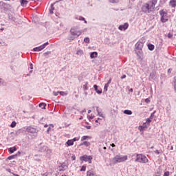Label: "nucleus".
<instances>
[{
    "instance_id": "24",
    "label": "nucleus",
    "mask_w": 176,
    "mask_h": 176,
    "mask_svg": "<svg viewBox=\"0 0 176 176\" xmlns=\"http://www.w3.org/2000/svg\"><path fill=\"white\" fill-rule=\"evenodd\" d=\"M166 113H168L170 115V112L171 111V105L168 104V106L166 107Z\"/></svg>"
},
{
    "instance_id": "48",
    "label": "nucleus",
    "mask_w": 176,
    "mask_h": 176,
    "mask_svg": "<svg viewBox=\"0 0 176 176\" xmlns=\"http://www.w3.org/2000/svg\"><path fill=\"white\" fill-rule=\"evenodd\" d=\"M29 65H30V69H34V65H32V63H30Z\"/></svg>"
},
{
    "instance_id": "18",
    "label": "nucleus",
    "mask_w": 176,
    "mask_h": 176,
    "mask_svg": "<svg viewBox=\"0 0 176 176\" xmlns=\"http://www.w3.org/2000/svg\"><path fill=\"white\" fill-rule=\"evenodd\" d=\"M170 6L171 8H175L176 7V1L175 0H170L169 2Z\"/></svg>"
},
{
    "instance_id": "10",
    "label": "nucleus",
    "mask_w": 176,
    "mask_h": 176,
    "mask_svg": "<svg viewBox=\"0 0 176 176\" xmlns=\"http://www.w3.org/2000/svg\"><path fill=\"white\" fill-rule=\"evenodd\" d=\"M127 28H129V23H124L123 25H120L118 27V30H120V31H126Z\"/></svg>"
},
{
    "instance_id": "29",
    "label": "nucleus",
    "mask_w": 176,
    "mask_h": 176,
    "mask_svg": "<svg viewBox=\"0 0 176 176\" xmlns=\"http://www.w3.org/2000/svg\"><path fill=\"white\" fill-rule=\"evenodd\" d=\"M124 113H125V115H133V111H131V110H124Z\"/></svg>"
},
{
    "instance_id": "27",
    "label": "nucleus",
    "mask_w": 176,
    "mask_h": 176,
    "mask_svg": "<svg viewBox=\"0 0 176 176\" xmlns=\"http://www.w3.org/2000/svg\"><path fill=\"white\" fill-rule=\"evenodd\" d=\"M54 10V4H51L50 9V13L51 14H53Z\"/></svg>"
},
{
    "instance_id": "45",
    "label": "nucleus",
    "mask_w": 176,
    "mask_h": 176,
    "mask_svg": "<svg viewBox=\"0 0 176 176\" xmlns=\"http://www.w3.org/2000/svg\"><path fill=\"white\" fill-rule=\"evenodd\" d=\"M53 94H54V96H55V97H57V96H58V94H60V91H57V92L54 91Z\"/></svg>"
},
{
    "instance_id": "40",
    "label": "nucleus",
    "mask_w": 176,
    "mask_h": 176,
    "mask_svg": "<svg viewBox=\"0 0 176 176\" xmlns=\"http://www.w3.org/2000/svg\"><path fill=\"white\" fill-rule=\"evenodd\" d=\"M47 45H49V42L45 43L44 44L41 45V46L43 47V49H45V47H46Z\"/></svg>"
},
{
    "instance_id": "3",
    "label": "nucleus",
    "mask_w": 176,
    "mask_h": 176,
    "mask_svg": "<svg viewBox=\"0 0 176 176\" xmlns=\"http://www.w3.org/2000/svg\"><path fill=\"white\" fill-rule=\"evenodd\" d=\"M128 159L127 155H122L120 154L116 155L111 160V164H118V163H123Z\"/></svg>"
},
{
    "instance_id": "50",
    "label": "nucleus",
    "mask_w": 176,
    "mask_h": 176,
    "mask_svg": "<svg viewBox=\"0 0 176 176\" xmlns=\"http://www.w3.org/2000/svg\"><path fill=\"white\" fill-rule=\"evenodd\" d=\"M155 113H156V111H154L151 114L150 118H153L155 116Z\"/></svg>"
},
{
    "instance_id": "34",
    "label": "nucleus",
    "mask_w": 176,
    "mask_h": 176,
    "mask_svg": "<svg viewBox=\"0 0 176 176\" xmlns=\"http://www.w3.org/2000/svg\"><path fill=\"white\" fill-rule=\"evenodd\" d=\"M16 124H17V123H16V121H13L10 124V127L13 129L14 127H16Z\"/></svg>"
},
{
    "instance_id": "11",
    "label": "nucleus",
    "mask_w": 176,
    "mask_h": 176,
    "mask_svg": "<svg viewBox=\"0 0 176 176\" xmlns=\"http://www.w3.org/2000/svg\"><path fill=\"white\" fill-rule=\"evenodd\" d=\"M96 111L98 112V116H100V118H104V114L102 113V109H99L98 107H96Z\"/></svg>"
},
{
    "instance_id": "6",
    "label": "nucleus",
    "mask_w": 176,
    "mask_h": 176,
    "mask_svg": "<svg viewBox=\"0 0 176 176\" xmlns=\"http://www.w3.org/2000/svg\"><path fill=\"white\" fill-rule=\"evenodd\" d=\"M160 14L161 16L160 20L162 23H167V21H168V16L166 11L161 10L160 11Z\"/></svg>"
},
{
    "instance_id": "49",
    "label": "nucleus",
    "mask_w": 176,
    "mask_h": 176,
    "mask_svg": "<svg viewBox=\"0 0 176 176\" xmlns=\"http://www.w3.org/2000/svg\"><path fill=\"white\" fill-rule=\"evenodd\" d=\"M52 130V127L49 126L47 129V134H49V133H50V131Z\"/></svg>"
},
{
    "instance_id": "17",
    "label": "nucleus",
    "mask_w": 176,
    "mask_h": 176,
    "mask_svg": "<svg viewBox=\"0 0 176 176\" xmlns=\"http://www.w3.org/2000/svg\"><path fill=\"white\" fill-rule=\"evenodd\" d=\"M89 82H85V84L82 86V89L84 90V91H86V90H89Z\"/></svg>"
},
{
    "instance_id": "58",
    "label": "nucleus",
    "mask_w": 176,
    "mask_h": 176,
    "mask_svg": "<svg viewBox=\"0 0 176 176\" xmlns=\"http://www.w3.org/2000/svg\"><path fill=\"white\" fill-rule=\"evenodd\" d=\"M50 53H52V52H47L44 53V54H45V56H46V54H50Z\"/></svg>"
},
{
    "instance_id": "56",
    "label": "nucleus",
    "mask_w": 176,
    "mask_h": 176,
    "mask_svg": "<svg viewBox=\"0 0 176 176\" xmlns=\"http://www.w3.org/2000/svg\"><path fill=\"white\" fill-rule=\"evenodd\" d=\"M72 160H76V157H75V155H73V156H72Z\"/></svg>"
},
{
    "instance_id": "25",
    "label": "nucleus",
    "mask_w": 176,
    "mask_h": 176,
    "mask_svg": "<svg viewBox=\"0 0 176 176\" xmlns=\"http://www.w3.org/2000/svg\"><path fill=\"white\" fill-rule=\"evenodd\" d=\"M80 146L85 145V146H90L91 144L90 142L85 141L80 144Z\"/></svg>"
},
{
    "instance_id": "59",
    "label": "nucleus",
    "mask_w": 176,
    "mask_h": 176,
    "mask_svg": "<svg viewBox=\"0 0 176 176\" xmlns=\"http://www.w3.org/2000/svg\"><path fill=\"white\" fill-rule=\"evenodd\" d=\"M89 119H91V120H93V119H94V116H89Z\"/></svg>"
},
{
    "instance_id": "28",
    "label": "nucleus",
    "mask_w": 176,
    "mask_h": 176,
    "mask_svg": "<svg viewBox=\"0 0 176 176\" xmlns=\"http://www.w3.org/2000/svg\"><path fill=\"white\" fill-rule=\"evenodd\" d=\"M90 138H91L89 135H84L81 138V141H86V140H90Z\"/></svg>"
},
{
    "instance_id": "43",
    "label": "nucleus",
    "mask_w": 176,
    "mask_h": 176,
    "mask_svg": "<svg viewBox=\"0 0 176 176\" xmlns=\"http://www.w3.org/2000/svg\"><path fill=\"white\" fill-rule=\"evenodd\" d=\"M151 122H152V120H151V119H149V118H147L146 120V123H147V124H148V126H149Z\"/></svg>"
},
{
    "instance_id": "21",
    "label": "nucleus",
    "mask_w": 176,
    "mask_h": 176,
    "mask_svg": "<svg viewBox=\"0 0 176 176\" xmlns=\"http://www.w3.org/2000/svg\"><path fill=\"white\" fill-rule=\"evenodd\" d=\"M147 46H148V50H151V52L155 50V45L153 44H148Z\"/></svg>"
},
{
    "instance_id": "63",
    "label": "nucleus",
    "mask_w": 176,
    "mask_h": 176,
    "mask_svg": "<svg viewBox=\"0 0 176 176\" xmlns=\"http://www.w3.org/2000/svg\"><path fill=\"white\" fill-rule=\"evenodd\" d=\"M34 160H36V162H41V160L39 159H34Z\"/></svg>"
},
{
    "instance_id": "62",
    "label": "nucleus",
    "mask_w": 176,
    "mask_h": 176,
    "mask_svg": "<svg viewBox=\"0 0 176 176\" xmlns=\"http://www.w3.org/2000/svg\"><path fill=\"white\" fill-rule=\"evenodd\" d=\"M174 150V146H170V151H173Z\"/></svg>"
},
{
    "instance_id": "53",
    "label": "nucleus",
    "mask_w": 176,
    "mask_h": 176,
    "mask_svg": "<svg viewBox=\"0 0 176 176\" xmlns=\"http://www.w3.org/2000/svg\"><path fill=\"white\" fill-rule=\"evenodd\" d=\"M111 82H112V78H110V79L108 80L107 83H106V84H107V85H109V84L111 83Z\"/></svg>"
},
{
    "instance_id": "32",
    "label": "nucleus",
    "mask_w": 176,
    "mask_h": 176,
    "mask_svg": "<svg viewBox=\"0 0 176 176\" xmlns=\"http://www.w3.org/2000/svg\"><path fill=\"white\" fill-rule=\"evenodd\" d=\"M84 42H85V43H90V38L89 37H85L84 38Z\"/></svg>"
},
{
    "instance_id": "31",
    "label": "nucleus",
    "mask_w": 176,
    "mask_h": 176,
    "mask_svg": "<svg viewBox=\"0 0 176 176\" xmlns=\"http://www.w3.org/2000/svg\"><path fill=\"white\" fill-rule=\"evenodd\" d=\"M43 149H45V151H47V153H52V150L48 149L47 146H43Z\"/></svg>"
},
{
    "instance_id": "47",
    "label": "nucleus",
    "mask_w": 176,
    "mask_h": 176,
    "mask_svg": "<svg viewBox=\"0 0 176 176\" xmlns=\"http://www.w3.org/2000/svg\"><path fill=\"white\" fill-rule=\"evenodd\" d=\"M145 102H146V104H149V102H151V100L149 98H146L145 99Z\"/></svg>"
},
{
    "instance_id": "26",
    "label": "nucleus",
    "mask_w": 176,
    "mask_h": 176,
    "mask_svg": "<svg viewBox=\"0 0 176 176\" xmlns=\"http://www.w3.org/2000/svg\"><path fill=\"white\" fill-rule=\"evenodd\" d=\"M65 167H67L65 164H62L61 166H59L60 171H64L65 170Z\"/></svg>"
},
{
    "instance_id": "60",
    "label": "nucleus",
    "mask_w": 176,
    "mask_h": 176,
    "mask_svg": "<svg viewBox=\"0 0 176 176\" xmlns=\"http://www.w3.org/2000/svg\"><path fill=\"white\" fill-rule=\"evenodd\" d=\"M171 71H172L171 69H168V74H171Z\"/></svg>"
},
{
    "instance_id": "23",
    "label": "nucleus",
    "mask_w": 176,
    "mask_h": 176,
    "mask_svg": "<svg viewBox=\"0 0 176 176\" xmlns=\"http://www.w3.org/2000/svg\"><path fill=\"white\" fill-rule=\"evenodd\" d=\"M39 108H41V109H46V103L41 102L38 104Z\"/></svg>"
},
{
    "instance_id": "1",
    "label": "nucleus",
    "mask_w": 176,
    "mask_h": 176,
    "mask_svg": "<svg viewBox=\"0 0 176 176\" xmlns=\"http://www.w3.org/2000/svg\"><path fill=\"white\" fill-rule=\"evenodd\" d=\"M144 43H145V41L143 38H140L135 45V52L138 60H144V52H142Z\"/></svg>"
},
{
    "instance_id": "16",
    "label": "nucleus",
    "mask_w": 176,
    "mask_h": 176,
    "mask_svg": "<svg viewBox=\"0 0 176 176\" xmlns=\"http://www.w3.org/2000/svg\"><path fill=\"white\" fill-rule=\"evenodd\" d=\"M16 151H17V147L16 146L10 147L8 149V152H10V153H14Z\"/></svg>"
},
{
    "instance_id": "54",
    "label": "nucleus",
    "mask_w": 176,
    "mask_h": 176,
    "mask_svg": "<svg viewBox=\"0 0 176 176\" xmlns=\"http://www.w3.org/2000/svg\"><path fill=\"white\" fill-rule=\"evenodd\" d=\"M49 127H51V129H53L54 127V125H53V124H50Z\"/></svg>"
},
{
    "instance_id": "9",
    "label": "nucleus",
    "mask_w": 176,
    "mask_h": 176,
    "mask_svg": "<svg viewBox=\"0 0 176 176\" xmlns=\"http://www.w3.org/2000/svg\"><path fill=\"white\" fill-rule=\"evenodd\" d=\"M26 131L28 133H31L32 134H35V133L38 132V130L36 128H34L33 126H28L26 129Z\"/></svg>"
},
{
    "instance_id": "19",
    "label": "nucleus",
    "mask_w": 176,
    "mask_h": 176,
    "mask_svg": "<svg viewBox=\"0 0 176 176\" xmlns=\"http://www.w3.org/2000/svg\"><path fill=\"white\" fill-rule=\"evenodd\" d=\"M41 50H43V47L42 45H40L38 47H36L33 49L34 52H41Z\"/></svg>"
},
{
    "instance_id": "14",
    "label": "nucleus",
    "mask_w": 176,
    "mask_h": 176,
    "mask_svg": "<svg viewBox=\"0 0 176 176\" xmlns=\"http://www.w3.org/2000/svg\"><path fill=\"white\" fill-rule=\"evenodd\" d=\"M91 58H97L98 57V53L97 52H93L90 54Z\"/></svg>"
},
{
    "instance_id": "57",
    "label": "nucleus",
    "mask_w": 176,
    "mask_h": 176,
    "mask_svg": "<svg viewBox=\"0 0 176 176\" xmlns=\"http://www.w3.org/2000/svg\"><path fill=\"white\" fill-rule=\"evenodd\" d=\"M126 78V74H124L123 76H121V79H124Z\"/></svg>"
},
{
    "instance_id": "36",
    "label": "nucleus",
    "mask_w": 176,
    "mask_h": 176,
    "mask_svg": "<svg viewBox=\"0 0 176 176\" xmlns=\"http://www.w3.org/2000/svg\"><path fill=\"white\" fill-rule=\"evenodd\" d=\"M79 20L85 21V24H87V21H86V19L85 18H83V16H80Z\"/></svg>"
},
{
    "instance_id": "5",
    "label": "nucleus",
    "mask_w": 176,
    "mask_h": 176,
    "mask_svg": "<svg viewBox=\"0 0 176 176\" xmlns=\"http://www.w3.org/2000/svg\"><path fill=\"white\" fill-rule=\"evenodd\" d=\"M69 32H70V35H72V36H69L68 38L70 42L72 41H75L76 38H79V36L82 35V31L78 30L75 28H72L70 29Z\"/></svg>"
},
{
    "instance_id": "42",
    "label": "nucleus",
    "mask_w": 176,
    "mask_h": 176,
    "mask_svg": "<svg viewBox=\"0 0 176 176\" xmlns=\"http://www.w3.org/2000/svg\"><path fill=\"white\" fill-rule=\"evenodd\" d=\"M59 94L60 96H67V93L65 91H59Z\"/></svg>"
},
{
    "instance_id": "44",
    "label": "nucleus",
    "mask_w": 176,
    "mask_h": 176,
    "mask_svg": "<svg viewBox=\"0 0 176 176\" xmlns=\"http://www.w3.org/2000/svg\"><path fill=\"white\" fill-rule=\"evenodd\" d=\"M21 152L18 151V152L14 155V156H15V157H17V156H21Z\"/></svg>"
},
{
    "instance_id": "30",
    "label": "nucleus",
    "mask_w": 176,
    "mask_h": 176,
    "mask_svg": "<svg viewBox=\"0 0 176 176\" xmlns=\"http://www.w3.org/2000/svg\"><path fill=\"white\" fill-rule=\"evenodd\" d=\"M76 54H77V56H80L83 55V50H77Z\"/></svg>"
},
{
    "instance_id": "38",
    "label": "nucleus",
    "mask_w": 176,
    "mask_h": 176,
    "mask_svg": "<svg viewBox=\"0 0 176 176\" xmlns=\"http://www.w3.org/2000/svg\"><path fill=\"white\" fill-rule=\"evenodd\" d=\"M80 171H86V165H83V166L81 167Z\"/></svg>"
},
{
    "instance_id": "4",
    "label": "nucleus",
    "mask_w": 176,
    "mask_h": 176,
    "mask_svg": "<svg viewBox=\"0 0 176 176\" xmlns=\"http://www.w3.org/2000/svg\"><path fill=\"white\" fill-rule=\"evenodd\" d=\"M132 156H136V159L135 160V162L136 163H142V164H146V163H149V160H148V157H146V155L140 153H135L133 154Z\"/></svg>"
},
{
    "instance_id": "12",
    "label": "nucleus",
    "mask_w": 176,
    "mask_h": 176,
    "mask_svg": "<svg viewBox=\"0 0 176 176\" xmlns=\"http://www.w3.org/2000/svg\"><path fill=\"white\" fill-rule=\"evenodd\" d=\"M153 176H162V169L158 168Z\"/></svg>"
},
{
    "instance_id": "41",
    "label": "nucleus",
    "mask_w": 176,
    "mask_h": 176,
    "mask_svg": "<svg viewBox=\"0 0 176 176\" xmlns=\"http://www.w3.org/2000/svg\"><path fill=\"white\" fill-rule=\"evenodd\" d=\"M80 138H74L73 139H72V141H73V142H75L76 141H79Z\"/></svg>"
},
{
    "instance_id": "55",
    "label": "nucleus",
    "mask_w": 176,
    "mask_h": 176,
    "mask_svg": "<svg viewBox=\"0 0 176 176\" xmlns=\"http://www.w3.org/2000/svg\"><path fill=\"white\" fill-rule=\"evenodd\" d=\"M85 112H86V109H84L83 110H82L80 111V113H85Z\"/></svg>"
},
{
    "instance_id": "2",
    "label": "nucleus",
    "mask_w": 176,
    "mask_h": 176,
    "mask_svg": "<svg viewBox=\"0 0 176 176\" xmlns=\"http://www.w3.org/2000/svg\"><path fill=\"white\" fill-rule=\"evenodd\" d=\"M157 3V0H150L147 3H145L142 6V11L144 13H151V12L155 10Z\"/></svg>"
},
{
    "instance_id": "37",
    "label": "nucleus",
    "mask_w": 176,
    "mask_h": 176,
    "mask_svg": "<svg viewBox=\"0 0 176 176\" xmlns=\"http://www.w3.org/2000/svg\"><path fill=\"white\" fill-rule=\"evenodd\" d=\"M156 155H160V153H163L162 151L156 150L154 151Z\"/></svg>"
},
{
    "instance_id": "64",
    "label": "nucleus",
    "mask_w": 176,
    "mask_h": 176,
    "mask_svg": "<svg viewBox=\"0 0 176 176\" xmlns=\"http://www.w3.org/2000/svg\"><path fill=\"white\" fill-rule=\"evenodd\" d=\"M111 146L113 148V147H115V144H111Z\"/></svg>"
},
{
    "instance_id": "13",
    "label": "nucleus",
    "mask_w": 176,
    "mask_h": 176,
    "mask_svg": "<svg viewBox=\"0 0 176 176\" xmlns=\"http://www.w3.org/2000/svg\"><path fill=\"white\" fill-rule=\"evenodd\" d=\"M87 176H98L94 171L89 170L87 172Z\"/></svg>"
},
{
    "instance_id": "52",
    "label": "nucleus",
    "mask_w": 176,
    "mask_h": 176,
    "mask_svg": "<svg viewBox=\"0 0 176 176\" xmlns=\"http://www.w3.org/2000/svg\"><path fill=\"white\" fill-rule=\"evenodd\" d=\"M85 127L87 130H90V129H91V126H90V125H87V126H85Z\"/></svg>"
},
{
    "instance_id": "8",
    "label": "nucleus",
    "mask_w": 176,
    "mask_h": 176,
    "mask_svg": "<svg viewBox=\"0 0 176 176\" xmlns=\"http://www.w3.org/2000/svg\"><path fill=\"white\" fill-rule=\"evenodd\" d=\"M149 127V125L148 123L144 122L142 125H140L138 126V130L142 132V131H145L146 129H148Z\"/></svg>"
},
{
    "instance_id": "22",
    "label": "nucleus",
    "mask_w": 176,
    "mask_h": 176,
    "mask_svg": "<svg viewBox=\"0 0 176 176\" xmlns=\"http://www.w3.org/2000/svg\"><path fill=\"white\" fill-rule=\"evenodd\" d=\"M66 144L67 146H72L74 145V141L72 140H68Z\"/></svg>"
},
{
    "instance_id": "35",
    "label": "nucleus",
    "mask_w": 176,
    "mask_h": 176,
    "mask_svg": "<svg viewBox=\"0 0 176 176\" xmlns=\"http://www.w3.org/2000/svg\"><path fill=\"white\" fill-rule=\"evenodd\" d=\"M13 159H16V155H10L8 157V160H12Z\"/></svg>"
},
{
    "instance_id": "51",
    "label": "nucleus",
    "mask_w": 176,
    "mask_h": 176,
    "mask_svg": "<svg viewBox=\"0 0 176 176\" xmlns=\"http://www.w3.org/2000/svg\"><path fill=\"white\" fill-rule=\"evenodd\" d=\"M168 38H173V34L171 33L168 34Z\"/></svg>"
},
{
    "instance_id": "39",
    "label": "nucleus",
    "mask_w": 176,
    "mask_h": 176,
    "mask_svg": "<svg viewBox=\"0 0 176 176\" xmlns=\"http://www.w3.org/2000/svg\"><path fill=\"white\" fill-rule=\"evenodd\" d=\"M111 3H118L119 2V0H109Z\"/></svg>"
},
{
    "instance_id": "7",
    "label": "nucleus",
    "mask_w": 176,
    "mask_h": 176,
    "mask_svg": "<svg viewBox=\"0 0 176 176\" xmlns=\"http://www.w3.org/2000/svg\"><path fill=\"white\" fill-rule=\"evenodd\" d=\"M81 162H88L89 164L91 163L93 160V157L91 155H84L80 157Z\"/></svg>"
},
{
    "instance_id": "15",
    "label": "nucleus",
    "mask_w": 176,
    "mask_h": 176,
    "mask_svg": "<svg viewBox=\"0 0 176 176\" xmlns=\"http://www.w3.org/2000/svg\"><path fill=\"white\" fill-rule=\"evenodd\" d=\"M94 88L95 89V91L98 94H101L102 93V91L98 89V86L97 85H94Z\"/></svg>"
},
{
    "instance_id": "20",
    "label": "nucleus",
    "mask_w": 176,
    "mask_h": 176,
    "mask_svg": "<svg viewBox=\"0 0 176 176\" xmlns=\"http://www.w3.org/2000/svg\"><path fill=\"white\" fill-rule=\"evenodd\" d=\"M20 3H21V6L24 7V6H27V5L28 4V1H27V0H20Z\"/></svg>"
},
{
    "instance_id": "33",
    "label": "nucleus",
    "mask_w": 176,
    "mask_h": 176,
    "mask_svg": "<svg viewBox=\"0 0 176 176\" xmlns=\"http://www.w3.org/2000/svg\"><path fill=\"white\" fill-rule=\"evenodd\" d=\"M108 87H109V85L106 83L104 87V91H108Z\"/></svg>"
},
{
    "instance_id": "61",
    "label": "nucleus",
    "mask_w": 176,
    "mask_h": 176,
    "mask_svg": "<svg viewBox=\"0 0 176 176\" xmlns=\"http://www.w3.org/2000/svg\"><path fill=\"white\" fill-rule=\"evenodd\" d=\"M44 127L46 129L47 127H49V125H48L47 124H45L44 125Z\"/></svg>"
},
{
    "instance_id": "46",
    "label": "nucleus",
    "mask_w": 176,
    "mask_h": 176,
    "mask_svg": "<svg viewBox=\"0 0 176 176\" xmlns=\"http://www.w3.org/2000/svg\"><path fill=\"white\" fill-rule=\"evenodd\" d=\"M164 176H170V172L169 171H166L164 173Z\"/></svg>"
}]
</instances>
